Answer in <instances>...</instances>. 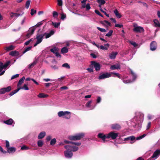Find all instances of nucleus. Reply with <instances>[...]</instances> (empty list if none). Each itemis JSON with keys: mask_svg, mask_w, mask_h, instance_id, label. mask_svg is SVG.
<instances>
[{"mask_svg": "<svg viewBox=\"0 0 160 160\" xmlns=\"http://www.w3.org/2000/svg\"><path fill=\"white\" fill-rule=\"evenodd\" d=\"M85 136L83 133H78L75 135L71 136L69 137V139L71 140H79L83 138Z\"/></svg>", "mask_w": 160, "mask_h": 160, "instance_id": "obj_1", "label": "nucleus"}, {"mask_svg": "<svg viewBox=\"0 0 160 160\" xmlns=\"http://www.w3.org/2000/svg\"><path fill=\"white\" fill-rule=\"evenodd\" d=\"M70 114L71 112H69L65 111L64 112L61 111L58 112V115L59 117H61L66 115H67L65 116L64 118L67 119H69L71 118Z\"/></svg>", "mask_w": 160, "mask_h": 160, "instance_id": "obj_2", "label": "nucleus"}, {"mask_svg": "<svg viewBox=\"0 0 160 160\" xmlns=\"http://www.w3.org/2000/svg\"><path fill=\"white\" fill-rule=\"evenodd\" d=\"M91 65L94 67L95 70L96 71H98L101 68V65L99 63L96 62L95 61H92L91 62Z\"/></svg>", "mask_w": 160, "mask_h": 160, "instance_id": "obj_3", "label": "nucleus"}, {"mask_svg": "<svg viewBox=\"0 0 160 160\" xmlns=\"http://www.w3.org/2000/svg\"><path fill=\"white\" fill-rule=\"evenodd\" d=\"M12 90L11 86H9L6 88H3L0 89V94H4L6 92H8Z\"/></svg>", "mask_w": 160, "mask_h": 160, "instance_id": "obj_4", "label": "nucleus"}, {"mask_svg": "<svg viewBox=\"0 0 160 160\" xmlns=\"http://www.w3.org/2000/svg\"><path fill=\"white\" fill-rule=\"evenodd\" d=\"M64 148L66 149L69 150L71 151L75 152L78 150V148L76 146L72 145H67L64 146Z\"/></svg>", "mask_w": 160, "mask_h": 160, "instance_id": "obj_5", "label": "nucleus"}, {"mask_svg": "<svg viewBox=\"0 0 160 160\" xmlns=\"http://www.w3.org/2000/svg\"><path fill=\"white\" fill-rule=\"evenodd\" d=\"M118 136V134L113 132H110L108 134H107V138H111L112 139H115Z\"/></svg>", "mask_w": 160, "mask_h": 160, "instance_id": "obj_6", "label": "nucleus"}, {"mask_svg": "<svg viewBox=\"0 0 160 160\" xmlns=\"http://www.w3.org/2000/svg\"><path fill=\"white\" fill-rule=\"evenodd\" d=\"M111 76V73L106 72L101 74L98 78L99 79H102L110 77Z\"/></svg>", "mask_w": 160, "mask_h": 160, "instance_id": "obj_7", "label": "nucleus"}, {"mask_svg": "<svg viewBox=\"0 0 160 160\" xmlns=\"http://www.w3.org/2000/svg\"><path fill=\"white\" fill-rule=\"evenodd\" d=\"M50 51L55 54L57 57H61V55L58 52V49L57 48L54 47V48H51Z\"/></svg>", "mask_w": 160, "mask_h": 160, "instance_id": "obj_8", "label": "nucleus"}, {"mask_svg": "<svg viewBox=\"0 0 160 160\" xmlns=\"http://www.w3.org/2000/svg\"><path fill=\"white\" fill-rule=\"evenodd\" d=\"M133 31L136 32L141 33L144 31L143 28L140 26L135 27L133 29Z\"/></svg>", "mask_w": 160, "mask_h": 160, "instance_id": "obj_9", "label": "nucleus"}, {"mask_svg": "<svg viewBox=\"0 0 160 160\" xmlns=\"http://www.w3.org/2000/svg\"><path fill=\"white\" fill-rule=\"evenodd\" d=\"M64 154L65 157L68 158H71L73 155L72 151L68 149L64 151Z\"/></svg>", "mask_w": 160, "mask_h": 160, "instance_id": "obj_10", "label": "nucleus"}, {"mask_svg": "<svg viewBox=\"0 0 160 160\" xmlns=\"http://www.w3.org/2000/svg\"><path fill=\"white\" fill-rule=\"evenodd\" d=\"M157 47V43L155 41L151 42L150 45V49L152 51H154L156 49Z\"/></svg>", "mask_w": 160, "mask_h": 160, "instance_id": "obj_11", "label": "nucleus"}, {"mask_svg": "<svg viewBox=\"0 0 160 160\" xmlns=\"http://www.w3.org/2000/svg\"><path fill=\"white\" fill-rule=\"evenodd\" d=\"M111 128L112 129L118 130L121 128V127L118 124L114 123L111 125Z\"/></svg>", "mask_w": 160, "mask_h": 160, "instance_id": "obj_12", "label": "nucleus"}, {"mask_svg": "<svg viewBox=\"0 0 160 160\" xmlns=\"http://www.w3.org/2000/svg\"><path fill=\"white\" fill-rule=\"evenodd\" d=\"M44 36V35L43 34H37L36 35L37 41L40 43L42 41Z\"/></svg>", "mask_w": 160, "mask_h": 160, "instance_id": "obj_13", "label": "nucleus"}, {"mask_svg": "<svg viewBox=\"0 0 160 160\" xmlns=\"http://www.w3.org/2000/svg\"><path fill=\"white\" fill-rule=\"evenodd\" d=\"M35 29V28L34 27L32 28H30L28 30V32L26 34V37L28 38H29L33 33Z\"/></svg>", "mask_w": 160, "mask_h": 160, "instance_id": "obj_14", "label": "nucleus"}, {"mask_svg": "<svg viewBox=\"0 0 160 160\" xmlns=\"http://www.w3.org/2000/svg\"><path fill=\"white\" fill-rule=\"evenodd\" d=\"M98 137L102 139L103 142L105 141V139L107 138V135H106L102 133H99L98 135Z\"/></svg>", "mask_w": 160, "mask_h": 160, "instance_id": "obj_15", "label": "nucleus"}, {"mask_svg": "<svg viewBox=\"0 0 160 160\" xmlns=\"http://www.w3.org/2000/svg\"><path fill=\"white\" fill-rule=\"evenodd\" d=\"M160 155V150H157L153 153L151 157L152 158H157V157Z\"/></svg>", "mask_w": 160, "mask_h": 160, "instance_id": "obj_16", "label": "nucleus"}, {"mask_svg": "<svg viewBox=\"0 0 160 160\" xmlns=\"http://www.w3.org/2000/svg\"><path fill=\"white\" fill-rule=\"evenodd\" d=\"M118 53L117 52H113L109 54V56L111 59H115Z\"/></svg>", "mask_w": 160, "mask_h": 160, "instance_id": "obj_17", "label": "nucleus"}, {"mask_svg": "<svg viewBox=\"0 0 160 160\" xmlns=\"http://www.w3.org/2000/svg\"><path fill=\"white\" fill-rule=\"evenodd\" d=\"M54 32L53 30H51L49 33L45 32L43 34L44 35V36H45L46 38H48L50 37L51 36L53 35L54 33Z\"/></svg>", "mask_w": 160, "mask_h": 160, "instance_id": "obj_18", "label": "nucleus"}, {"mask_svg": "<svg viewBox=\"0 0 160 160\" xmlns=\"http://www.w3.org/2000/svg\"><path fill=\"white\" fill-rule=\"evenodd\" d=\"M64 142L66 144L70 143L72 145H75L77 146H79L81 144V143L79 142H69L67 140H65Z\"/></svg>", "mask_w": 160, "mask_h": 160, "instance_id": "obj_19", "label": "nucleus"}, {"mask_svg": "<svg viewBox=\"0 0 160 160\" xmlns=\"http://www.w3.org/2000/svg\"><path fill=\"white\" fill-rule=\"evenodd\" d=\"M9 54L12 56H17L19 55V53L18 52L15 50L11 52Z\"/></svg>", "mask_w": 160, "mask_h": 160, "instance_id": "obj_20", "label": "nucleus"}, {"mask_svg": "<svg viewBox=\"0 0 160 160\" xmlns=\"http://www.w3.org/2000/svg\"><path fill=\"white\" fill-rule=\"evenodd\" d=\"M10 63V61H8L4 65H3V63L1 62H0V64H2V67L3 69L6 68L9 65Z\"/></svg>", "mask_w": 160, "mask_h": 160, "instance_id": "obj_21", "label": "nucleus"}, {"mask_svg": "<svg viewBox=\"0 0 160 160\" xmlns=\"http://www.w3.org/2000/svg\"><path fill=\"white\" fill-rule=\"evenodd\" d=\"M16 151V148L13 147H9L7 149V152L9 153L14 152Z\"/></svg>", "mask_w": 160, "mask_h": 160, "instance_id": "obj_22", "label": "nucleus"}, {"mask_svg": "<svg viewBox=\"0 0 160 160\" xmlns=\"http://www.w3.org/2000/svg\"><path fill=\"white\" fill-rule=\"evenodd\" d=\"M120 68V65L118 64L112 65L111 66L110 68V69L112 70L117 69Z\"/></svg>", "mask_w": 160, "mask_h": 160, "instance_id": "obj_23", "label": "nucleus"}, {"mask_svg": "<svg viewBox=\"0 0 160 160\" xmlns=\"http://www.w3.org/2000/svg\"><path fill=\"white\" fill-rule=\"evenodd\" d=\"M13 122V120L12 119L10 118L6 121H4L3 122L4 123L7 125H11L12 124Z\"/></svg>", "mask_w": 160, "mask_h": 160, "instance_id": "obj_24", "label": "nucleus"}, {"mask_svg": "<svg viewBox=\"0 0 160 160\" xmlns=\"http://www.w3.org/2000/svg\"><path fill=\"white\" fill-rule=\"evenodd\" d=\"M135 138L134 136H131L129 137H128L126 138H125L124 139V141H128L129 140H130L131 141H133L135 140Z\"/></svg>", "mask_w": 160, "mask_h": 160, "instance_id": "obj_25", "label": "nucleus"}, {"mask_svg": "<svg viewBox=\"0 0 160 160\" xmlns=\"http://www.w3.org/2000/svg\"><path fill=\"white\" fill-rule=\"evenodd\" d=\"M97 2L98 3V7L101 8L102 5L104 4L105 3V0H97Z\"/></svg>", "mask_w": 160, "mask_h": 160, "instance_id": "obj_26", "label": "nucleus"}, {"mask_svg": "<svg viewBox=\"0 0 160 160\" xmlns=\"http://www.w3.org/2000/svg\"><path fill=\"white\" fill-rule=\"evenodd\" d=\"M46 135V133L44 132H41L38 136V139H41L43 138Z\"/></svg>", "mask_w": 160, "mask_h": 160, "instance_id": "obj_27", "label": "nucleus"}, {"mask_svg": "<svg viewBox=\"0 0 160 160\" xmlns=\"http://www.w3.org/2000/svg\"><path fill=\"white\" fill-rule=\"evenodd\" d=\"M25 77L23 76L21 79H20L17 84L18 87H19V86L23 82L24 80H25Z\"/></svg>", "mask_w": 160, "mask_h": 160, "instance_id": "obj_28", "label": "nucleus"}, {"mask_svg": "<svg viewBox=\"0 0 160 160\" xmlns=\"http://www.w3.org/2000/svg\"><path fill=\"white\" fill-rule=\"evenodd\" d=\"M15 48V47L13 45H11L9 47H6L4 49L8 52L9 51L12 50H13Z\"/></svg>", "mask_w": 160, "mask_h": 160, "instance_id": "obj_29", "label": "nucleus"}, {"mask_svg": "<svg viewBox=\"0 0 160 160\" xmlns=\"http://www.w3.org/2000/svg\"><path fill=\"white\" fill-rule=\"evenodd\" d=\"M100 23L101 24H102V25L104 26H106L105 23H106L109 26H111V23L108 22V21L107 20H104L103 21H101Z\"/></svg>", "mask_w": 160, "mask_h": 160, "instance_id": "obj_30", "label": "nucleus"}, {"mask_svg": "<svg viewBox=\"0 0 160 160\" xmlns=\"http://www.w3.org/2000/svg\"><path fill=\"white\" fill-rule=\"evenodd\" d=\"M114 12L117 18H119L121 17V15L118 12L117 9L114 10Z\"/></svg>", "mask_w": 160, "mask_h": 160, "instance_id": "obj_31", "label": "nucleus"}, {"mask_svg": "<svg viewBox=\"0 0 160 160\" xmlns=\"http://www.w3.org/2000/svg\"><path fill=\"white\" fill-rule=\"evenodd\" d=\"M153 22L155 24V27H158L160 28V22H159L156 19H155L153 20Z\"/></svg>", "mask_w": 160, "mask_h": 160, "instance_id": "obj_32", "label": "nucleus"}, {"mask_svg": "<svg viewBox=\"0 0 160 160\" xmlns=\"http://www.w3.org/2000/svg\"><path fill=\"white\" fill-rule=\"evenodd\" d=\"M68 49L66 47H63L61 50V52L62 53H66L68 52Z\"/></svg>", "mask_w": 160, "mask_h": 160, "instance_id": "obj_33", "label": "nucleus"}, {"mask_svg": "<svg viewBox=\"0 0 160 160\" xmlns=\"http://www.w3.org/2000/svg\"><path fill=\"white\" fill-rule=\"evenodd\" d=\"M48 95L45 94L43 93H40L38 95V97L40 98H46L48 97Z\"/></svg>", "mask_w": 160, "mask_h": 160, "instance_id": "obj_34", "label": "nucleus"}, {"mask_svg": "<svg viewBox=\"0 0 160 160\" xmlns=\"http://www.w3.org/2000/svg\"><path fill=\"white\" fill-rule=\"evenodd\" d=\"M32 48V46L25 48H24V51L22 52V54H24L27 51L30 50Z\"/></svg>", "mask_w": 160, "mask_h": 160, "instance_id": "obj_35", "label": "nucleus"}, {"mask_svg": "<svg viewBox=\"0 0 160 160\" xmlns=\"http://www.w3.org/2000/svg\"><path fill=\"white\" fill-rule=\"evenodd\" d=\"M131 74H132L133 79V80H135L137 78V75L132 70H130Z\"/></svg>", "mask_w": 160, "mask_h": 160, "instance_id": "obj_36", "label": "nucleus"}, {"mask_svg": "<svg viewBox=\"0 0 160 160\" xmlns=\"http://www.w3.org/2000/svg\"><path fill=\"white\" fill-rule=\"evenodd\" d=\"M12 15H11V17H13V16H15L16 17H18L21 15L19 13H16L11 12Z\"/></svg>", "mask_w": 160, "mask_h": 160, "instance_id": "obj_37", "label": "nucleus"}, {"mask_svg": "<svg viewBox=\"0 0 160 160\" xmlns=\"http://www.w3.org/2000/svg\"><path fill=\"white\" fill-rule=\"evenodd\" d=\"M52 25L54 26L55 28H58L60 25V22H52Z\"/></svg>", "mask_w": 160, "mask_h": 160, "instance_id": "obj_38", "label": "nucleus"}, {"mask_svg": "<svg viewBox=\"0 0 160 160\" xmlns=\"http://www.w3.org/2000/svg\"><path fill=\"white\" fill-rule=\"evenodd\" d=\"M19 88H20V89H24L25 90H28L29 89L27 85L25 84H24L22 87H19Z\"/></svg>", "mask_w": 160, "mask_h": 160, "instance_id": "obj_39", "label": "nucleus"}, {"mask_svg": "<svg viewBox=\"0 0 160 160\" xmlns=\"http://www.w3.org/2000/svg\"><path fill=\"white\" fill-rule=\"evenodd\" d=\"M30 2L31 1L30 0H28L26 1L25 4V7L27 9L29 8Z\"/></svg>", "mask_w": 160, "mask_h": 160, "instance_id": "obj_40", "label": "nucleus"}, {"mask_svg": "<svg viewBox=\"0 0 160 160\" xmlns=\"http://www.w3.org/2000/svg\"><path fill=\"white\" fill-rule=\"evenodd\" d=\"M62 66L67 69H70V65L68 63H65L63 64Z\"/></svg>", "mask_w": 160, "mask_h": 160, "instance_id": "obj_41", "label": "nucleus"}, {"mask_svg": "<svg viewBox=\"0 0 160 160\" xmlns=\"http://www.w3.org/2000/svg\"><path fill=\"white\" fill-rule=\"evenodd\" d=\"M56 142V140L55 138L52 139L50 141V144L52 145H54Z\"/></svg>", "mask_w": 160, "mask_h": 160, "instance_id": "obj_42", "label": "nucleus"}, {"mask_svg": "<svg viewBox=\"0 0 160 160\" xmlns=\"http://www.w3.org/2000/svg\"><path fill=\"white\" fill-rule=\"evenodd\" d=\"M113 32V31L112 30H110L108 33H107L105 35V36L108 37H110L111 36L112 34V33Z\"/></svg>", "mask_w": 160, "mask_h": 160, "instance_id": "obj_43", "label": "nucleus"}, {"mask_svg": "<svg viewBox=\"0 0 160 160\" xmlns=\"http://www.w3.org/2000/svg\"><path fill=\"white\" fill-rule=\"evenodd\" d=\"M29 149V147L27 146L26 145H23L22 146L21 148V150H26L28 149Z\"/></svg>", "mask_w": 160, "mask_h": 160, "instance_id": "obj_44", "label": "nucleus"}, {"mask_svg": "<svg viewBox=\"0 0 160 160\" xmlns=\"http://www.w3.org/2000/svg\"><path fill=\"white\" fill-rule=\"evenodd\" d=\"M43 145V142L42 141L39 140L38 142V147H41Z\"/></svg>", "mask_w": 160, "mask_h": 160, "instance_id": "obj_45", "label": "nucleus"}, {"mask_svg": "<svg viewBox=\"0 0 160 160\" xmlns=\"http://www.w3.org/2000/svg\"><path fill=\"white\" fill-rule=\"evenodd\" d=\"M97 28L98 30L102 32H106V30L105 29L99 27H97Z\"/></svg>", "mask_w": 160, "mask_h": 160, "instance_id": "obj_46", "label": "nucleus"}, {"mask_svg": "<svg viewBox=\"0 0 160 160\" xmlns=\"http://www.w3.org/2000/svg\"><path fill=\"white\" fill-rule=\"evenodd\" d=\"M44 20H43L42 21L38 22L36 25L34 26H36L37 27H40L42 24L43 22L44 21Z\"/></svg>", "mask_w": 160, "mask_h": 160, "instance_id": "obj_47", "label": "nucleus"}, {"mask_svg": "<svg viewBox=\"0 0 160 160\" xmlns=\"http://www.w3.org/2000/svg\"><path fill=\"white\" fill-rule=\"evenodd\" d=\"M66 17V14L63 13H61V19H62V20H64V19H65Z\"/></svg>", "mask_w": 160, "mask_h": 160, "instance_id": "obj_48", "label": "nucleus"}, {"mask_svg": "<svg viewBox=\"0 0 160 160\" xmlns=\"http://www.w3.org/2000/svg\"><path fill=\"white\" fill-rule=\"evenodd\" d=\"M111 75L112 74H113L116 76V77H118V78H120V74L116 72H111Z\"/></svg>", "mask_w": 160, "mask_h": 160, "instance_id": "obj_49", "label": "nucleus"}, {"mask_svg": "<svg viewBox=\"0 0 160 160\" xmlns=\"http://www.w3.org/2000/svg\"><path fill=\"white\" fill-rule=\"evenodd\" d=\"M58 4L59 6H62V0H57Z\"/></svg>", "mask_w": 160, "mask_h": 160, "instance_id": "obj_50", "label": "nucleus"}, {"mask_svg": "<svg viewBox=\"0 0 160 160\" xmlns=\"http://www.w3.org/2000/svg\"><path fill=\"white\" fill-rule=\"evenodd\" d=\"M36 10H34L33 9H32L31 10L30 14L31 15H33L34 13H36Z\"/></svg>", "mask_w": 160, "mask_h": 160, "instance_id": "obj_51", "label": "nucleus"}, {"mask_svg": "<svg viewBox=\"0 0 160 160\" xmlns=\"http://www.w3.org/2000/svg\"><path fill=\"white\" fill-rule=\"evenodd\" d=\"M95 12L98 15L101 16L102 17H103V16L101 14V13L98 10H95Z\"/></svg>", "mask_w": 160, "mask_h": 160, "instance_id": "obj_52", "label": "nucleus"}, {"mask_svg": "<svg viewBox=\"0 0 160 160\" xmlns=\"http://www.w3.org/2000/svg\"><path fill=\"white\" fill-rule=\"evenodd\" d=\"M5 142H6V147L8 149V148H9V145H10L9 142L7 140Z\"/></svg>", "mask_w": 160, "mask_h": 160, "instance_id": "obj_53", "label": "nucleus"}, {"mask_svg": "<svg viewBox=\"0 0 160 160\" xmlns=\"http://www.w3.org/2000/svg\"><path fill=\"white\" fill-rule=\"evenodd\" d=\"M58 13L56 11H53V16L54 17H57L58 16Z\"/></svg>", "mask_w": 160, "mask_h": 160, "instance_id": "obj_54", "label": "nucleus"}, {"mask_svg": "<svg viewBox=\"0 0 160 160\" xmlns=\"http://www.w3.org/2000/svg\"><path fill=\"white\" fill-rule=\"evenodd\" d=\"M85 8H86V10H89L91 8L90 4L87 3L86 5Z\"/></svg>", "mask_w": 160, "mask_h": 160, "instance_id": "obj_55", "label": "nucleus"}, {"mask_svg": "<svg viewBox=\"0 0 160 160\" xmlns=\"http://www.w3.org/2000/svg\"><path fill=\"white\" fill-rule=\"evenodd\" d=\"M19 74H16L15 75H13L12 76V77L11 78V79L12 80L13 79L16 78H18L19 77Z\"/></svg>", "mask_w": 160, "mask_h": 160, "instance_id": "obj_56", "label": "nucleus"}, {"mask_svg": "<svg viewBox=\"0 0 160 160\" xmlns=\"http://www.w3.org/2000/svg\"><path fill=\"white\" fill-rule=\"evenodd\" d=\"M100 48L101 49L103 50H106L108 49V48L105 47V46H103L102 45H101L100 46Z\"/></svg>", "mask_w": 160, "mask_h": 160, "instance_id": "obj_57", "label": "nucleus"}, {"mask_svg": "<svg viewBox=\"0 0 160 160\" xmlns=\"http://www.w3.org/2000/svg\"><path fill=\"white\" fill-rule=\"evenodd\" d=\"M93 68L92 67L90 68H88L87 69V70L90 72H93Z\"/></svg>", "mask_w": 160, "mask_h": 160, "instance_id": "obj_58", "label": "nucleus"}, {"mask_svg": "<svg viewBox=\"0 0 160 160\" xmlns=\"http://www.w3.org/2000/svg\"><path fill=\"white\" fill-rule=\"evenodd\" d=\"M92 102V101H90L88 102L86 104V106L87 107H90V105Z\"/></svg>", "mask_w": 160, "mask_h": 160, "instance_id": "obj_59", "label": "nucleus"}, {"mask_svg": "<svg viewBox=\"0 0 160 160\" xmlns=\"http://www.w3.org/2000/svg\"><path fill=\"white\" fill-rule=\"evenodd\" d=\"M151 126V122H149L148 123V125L147 126V130L149 129L150 128Z\"/></svg>", "mask_w": 160, "mask_h": 160, "instance_id": "obj_60", "label": "nucleus"}, {"mask_svg": "<svg viewBox=\"0 0 160 160\" xmlns=\"http://www.w3.org/2000/svg\"><path fill=\"white\" fill-rule=\"evenodd\" d=\"M115 26L116 27H119L120 28H122L123 27V26L122 24H116L115 25Z\"/></svg>", "mask_w": 160, "mask_h": 160, "instance_id": "obj_61", "label": "nucleus"}, {"mask_svg": "<svg viewBox=\"0 0 160 160\" xmlns=\"http://www.w3.org/2000/svg\"><path fill=\"white\" fill-rule=\"evenodd\" d=\"M90 56H92L94 58H96L97 57L96 55L93 53H91L90 54Z\"/></svg>", "mask_w": 160, "mask_h": 160, "instance_id": "obj_62", "label": "nucleus"}, {"mask_svg": "<svg viewBox=\"0 0 160 160\" xmlns=\"http://www.w3.org/2000/svg\"><path fill=\"white\" fill-rule=\"evenodd\" d=\"M101 98L100 97H98L97 100V103H99L101 101Z\"/></svg>", "mask_w": 160, "mask_h": 160, "instance_id": "obj_63", "label": "nucleus"}, {"mask_svg": "<svg viewBox=\"0 0 160 160\" xmlns=\"http://www.w3.org/2000/svg\"><path fill=\"white\" fill-rule=\"evenodd\" d=\"M130 43L134 47H136L137 46V45L135 42H130Z\"/></svg>", "mask_w": 160, "mask_h": 160, "instance_id": "obj_64", "label": "nucleus"}]
</instances>
